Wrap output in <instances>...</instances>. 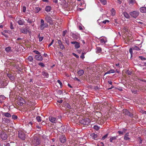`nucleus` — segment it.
<instances>
[{"label": "nucleus", "instance_id": "1", "mask_svg": "<svg viewBox=\"0 0 146 146\" xmlns=\"http://www.w3.org/2000/svg\"><path fill=\"white\" fill-rule=\"evenodd\" d=\"M48 27V25L47 23H45L44 20L41 19L40 20V29L42 31L44 30L45 28H47Z\"/></svg>", "mask_w": 146, "mask_h": 146}, {"label": "nucleus", "instance_id": "2", "mask_svg": "<svg viewBox=\"0 0 146 146\" xmlns=\"http://www.w3.org/2000/svg\"><path fill=\"white\" fill-rule=\"evenodd\" d=\"M45 20L47 23H48L50 25H52L54 24L53 21L50 16L47 15L45 18Z\"/></svg>", "mask_w": 146, "mask_h": 146}, {"label": "nucleus", "instance_id": "3", "mask_svg": "<svg viewBox=\"0 0 146 146\" xmlns=\"http://www.w3.org/2000/svg\"><path fill=\"white\" fill-rule=\"evenodd\" d=\"M139 13L138 11H135L129 12L130 15L132 17L136 18L139 15Z\"/></svg>", "mask_w": 146, "mask_h": 146}, {"label": "nucleus", "instance_id": "4", "mask_svg": "<svg viewBox=\"0 0 146 146\" xmlns=\"http://www.w3.org/2000/svg\"><path fill=\"white\" fill-rule=\"evenodd\" d=\"M18 137L22 140H25V134L22 130L18 131Z\"/></svg>", "mask_w": 146, "mask_h": 146}, {"label": "nucleus", "instance_id": "5", "mask_svg": "<svg viewBox=\"0 0 146 146\" xmlns=\"http://www.w3.org/2000/svg\"><path fill=\"white\" fill-rule=\"evenodd\" d=\"M123 113L125 115L128 116L131 118L134 117L133 114L129 112V111L127 109H123Z\"/></svg>", "mask_w": 146, "mask_h": 146}, {"label": "nucleus", "instance_id": "6", "mask_svg": "<svg viewBox=\"0 0 146 146\" xmlns=\"http://www.w3.org/2000/svg\"><path fill=\"white\" fill-rule=\"evenodd\" d=\"M125 41H127L126 43L128 44L129 42L132 41V36L131 34H129L127 35L126 36H125Z\"/></svg>", "mask_w": 146, "mask_h": 146}, {"label": "nucleus", "instance_id": "7", "mask_svg": "<svg viewBox=\"0 0 146 146\" xmlns=\"http://www.w3.org/2000/svg\"><path fill=\"white\" fill-rule=\"evenodd\" d=\"M90 122V120L88 118H86L84 119H82L80 121V123L83 125H88Z\"/></svg>", "mask_w": 146, "mask_h": 146}, {"label": "nucleus", "instance_id": "8", "mask_svg": "<svg viewBox=\"0 0 146 146\" xmlns=\"http://www.w3.org/2000/svg\"><path fill=\"white\" fill-rule=\"evenodd\" d=\"M49 119L51 122L53 123H56L57 122L58 119H57L56 118L52 116H49Z\"/></svg>", "mask_w": 146, "mask_h": 146}, {"label": "nucleus", "instance_id": "9", "mask_svg": "<svg viewBox=\"0 0 146 146\" xmlns=\"http://www.w3.org/2000/svg\"><path fill=\"white\" fill-rule=\"evenodd\" d=\"M40 143V140L39 139L35 138L33 141V143L35 145H39Z\"/></svg>", "mask_w": 146, "mask_h": 146}, {"label": "nucleus", "instance_id": "10", "mask_svg": "<svg viewBox=\"0 0 146 146\" xmlns=\"http://www.w3.org/2000/svg\"><path fill=\"white\" fill-rule=\"evenodd\" d=\"M16 21H17L18 23L20 25H24L25 23L24 20L21 18H20L19 19L18 18H16Z\"/></svg>", "mask_w": 146, "mask_h": 146}, {"label": "nucleus", "instance_id": "11", "mask_svg": "<svg viewBox=\"0 0 146 146\" xmlns=\"http://www.w3.org/2000/svg\"><path fill=\"white\" fill-rule=\"evenodd\" d=\"M59 139L60 142L62 143H64L66 141V139L64 135H62L60 137Z\"/></svg>", "mask_w": 146, "mask_h": 146}, {"label": "nucleus", "instance_id": "12", "mask_svg": "<svg viewBox=\"0 0 146 146\" xmlns=\"http://www.w3.org/2000/svg\"><path fill=\"white\" fill-rule=\"evenodd\" d=\"M58 46H60L61 49L63 50L65 49V47L64 45L62 44L61 41L60 40H58Z\"/></svg>", "mask_w": 146, "mask_h": 146}, {"label": "nucleus", "instance_id": "13", "mask_svg": "<svg viewBox=\"0 0 146 146\" xmlns=\"http://www.w3.org/2000/svg\"><path fill=\"white\" fill-rule=\"evenodd\" d=\"M1 138L3 140H5L7 138V136L5 133L3 132L1 134Z\"/></svg>", "mask_w": 146, "mask_h": 146}, {"label": "nucleus", "instance_id": "14", "mask_svg": "<svg viewBox=\"0 0 146 146\" xmlns=\"http://www.w3.org/2000/svg\"><path fill=\"white\" fill-rule=\"evenodd\" d=\"M35 58L38 61H42L43 60L42 56L40 54L39 55H36Z\"/></svg>", "mask_w": 146, "mask_h": 146}, {"label": "nucleus", "instance_id": "15", "mask_svg": "<svg viewBox=\"0 0 146 146\" xmlns=\"http://www.w3.org/2000/svg\"><path fill=\"white\" fill-rule=\"evenodd\" d=\"M129 136V133H126L124 136V139L125 140H129L130 141V138L128 137Z\"/></svg>", "mask_w": 146, "mask_h": 146}, {"label": "nucleus", "instance_id": "16", "mask_svg": "<svg viewBox=\"0 0 146 146\" xmlns=\"http://www.w3.org/2000/svg\"><path fill=\"white\" fill-rule=\"evenodd\" d=\"M61 126L60 127V129H61L60 131L62 132H64L66 131V128H65V126H62V123H61Z\"/></svg>", "mask_w": 146, "mask_h": 146}, {"label": "nucleus", "instance_id": "17", "mask_svg": "<svg viewBox=\"0 0 146 146\" xmlns=\"http://www.w3.org/2000/svg\"><path fill=\"white\" fill-rule=\"evenodd\" d=\"M141 43H140L139 44H136V45H134V46H133L132 47V49H133V50H140V48L139 47H138L137 46V45L139 46L140 44H141Z\"/></svg>", "mask_w": 146, "mask_h": 146}, {"label": "nucleus", "instance_id": "18", "mask_svg": "<svg viewBox=\"0 0 146 146\" xmlns=\"http://www.w3.org/2000/svg\"><path fill=\"white\" fill-rule=\"evenodd\" d=\"M139 10L142 13H146V7H141Z\"/></svg>", "mask_w": 146, "mask_h": 146}, {"label": "nucleus", "instance_id": "19", "mask_svg": "<svg viewBox=\"0 0 146 146\" xmlns=\"http://www.w3.org/2000/svg\"><path fill=\"white\" fill-rule=\"evenodd\" d=\"M3 115L6 117H11V115L10 113L8 112L3 113Z\"/></svg>", "mask_w": 146, "mask_h": 146}, {"label": "nucleus", "instance_id": "20", "mask_svg": "<svg viewBox=\"0 0 146 146\" xmlns=\"http://www.w3.org/2000/svg\"><path fill=\"white\" fill-rule=\"evenodd\" d=\"M99 20H97V22L99 23V25L101 26V24H102V23H104V24L106 23H109V21L108 20H106L103 21L101 22V23H99Z\"/></svg>", "mask_w": 146, "mask_h": 146}, {"label": "nucleus", "instance_id": "21", "mask_svg": "<svg viewBox=\"0 0 146 146\" xmlns=\"http://www.w3.org/2000/svg\"><path fill=\"white\" fill-rule=\"evenodd\" d=\"M27 30L25 28H23L21 30V32L23 33L27 34Z\"/></svg>", "mask_w": 146, "mask_h": 146}, {"label": "nucleus", "instance_id": "22", "mask_svg": "<svg viewBox=\"0 0 146 146\" xmlns=\"http://www.w3.org/2000/svg\"><path fill=\"white\" fill-rule=\"evenodd\" d=\"M124 16L126 18L129 19L130 17L129 15L126 12H124L123 13Z\"/></svg>", "mask_w": 146, "mask_h": 146}, {"label": "nucleus", "instance_id": "23", "mask_svg": "<svg viewBox=\"0 0 146 146\" xmlns=\"http://www.w3.org/2000/svg\"><path fill=\"white\" fill-rule=\"evenodd\" d=\"M115 72V71L113 69H111L109 71H107L104 74V75L105 76V75L108 74L114 73Z\"/></svg>", "mask_w": 146, "mask_h": 146}, {"label": "nucleus", "instance_id": "24", "mask_svg": "<svg viewBox=\"0 0 146 146\" xmlns=\"http://www.w3.org/2000/svg\"><path fill=\"white\" fill-rule=\"evenodd\" d=\"M51 8L50 6H46L45 8V10L47 12H50L51 10Z\"/></svg>", "mask_w": 146, "mask_h": 146}, {"label": "nucleus", "instance_id": "25", "mask_svg": "<svg viewBox=\"0 0 146 146\" xmlns=\"http://www.w3.org/2000/svg\"><path fill=\"white\" fill-rule=\"evenodd\" d=\"M27 59L29 62H30L32 63L33 62L34 59L33 58L32 56H28Z\"/></svg>", "mask_w": 146, "mask_h": 146}, {"label": "nucleus", "instance_id": "26", "mask_svg": "<svg viewBox=\"0 0 146 146\" xmlns=\"http://www.w3.org/2000/svg\"><path fill=\"white\" fill-rule=\"evenodd\" d=\"M111 14L112 16H114L115 14V11L113 8L110 11Z\"/></svg>", "mask_w": 146, "mask_h": 146}, {"label": "nucleus", "instance_id": "27", "mask_svg": "<svg viewBox=\"0 0 146 146\" xmlns=\"http://www.w3.org/2000/svg\"><path fill=\"white\" fill-rule=\"evenodd\" d=\"M102 51V48L100 47H97L96 52L98 54Z\"/></svg>", "mask_w": 146, "mask_h": 146}, {"label": "nucleus", "instance_id": "28", "mask_svg": "<svg viewBox=\"0 0 146 146\" xmlns=\"http://www.w3.org/2000/svg\"><path fill=\"white\" fill-rule=\"evenodd\" d=\"M84 71L83 70H80L78 71V73L80 76L82 75L84 73Z\"/></svg>", "mask_w": 146, "mask_h": 146}, {"label": "nucleus", "instance_id": "29", "mask_svg": "<svg viewBox=\"0 0 146 146\" xmlns=\"http://www.w3.org/2000/svg\"><path fill=\"white\" fill-rule=\"evenodd\" d=\"M22 38H18L16 40L15 42L16 43L19 44L21 43V40Z\"/></svg>", "mask_w": 146, "mask_h": 146}, {"label": "nucleus", "instance_id": "30", "mask_svg": "<svg viewBox=\"0 0 146 146\" xmlns=\"http://www.w3.org/2000/svg\"><path fill=\"white\" fill-rule=\"evenodd\" d=\"M117 136L111 137H110L109 140L110 142H112L113 140H115L117 139Z\"/></svg>", "mask_w": 146, "mask_h": 146}, {"label": "nucleus", "instance_id": "31", "mask_svg": "<svg viewBox=\"0 0 146 146\" xmlns=\"http://www.w3.org/2000/svg\"><path fill=\"white\" fill-rule=\"evenodd\" d=\"M42 74L44 77L47 78L48 77V74L47 72L45 71L42 72Z\"/></svg>", "mask_w": 146, "mask_h": 146}, {"label": "nucleus", "instance_id": "32", "mask_svg": "<svg viewBox=\"0 0 146 146\" xmlns=\"http://www.w3.org/2000/svg\"><path fill=\"white\" fill-rule=\"evenodd\" d=\"M65 107L66 108H68L69 109H71V106L68 103H65Z\"/></svg>", "mask_w": 146, "mask_h": 146}, {"label": "nucleus", "instance_id": "33", "mask_svg": "<svg viewBox=\"0 0 146 146\" xmlns=\"http://www.w3.org/2000/svg\"><path fill=\"white\" fill-rule=\"evenodd\" d=\"M40 8L38 7H35L34 9V10L35 12L36 13H38L39 12V11H40Z\"/></svg>", "mask_w": 146, "mask_h": 146}, {"label": "nucleus", "instance_id": "34", "mask_svg": "<svg viewBox=\"0 0 146 146\" xmlns=\"http://www.w3.org/2000/svg\"><path fill=\"white\" fill-rule=\"evenodd\" d=\"M26 21H27V23L29 24H32L33 22V21H32L31 19H29V18H27V19H25Z\"/></svg>", "mask_w": 146, "mask_h": 146}, {"label": "nucleus", "instance_id": "35", "mask_svg": "<svg viewBox=\"0 0 146 146\" xmlns=\"http://www.w3.org/2000/svg\"><path fill=\"white\" fill-rule=\"evenodd\" d=\"M90 136L94 139H95L97 137V135L96 134H95L94 133L91 134Z\"/></svg>", "mask_w": 146, "mask_h": 146}, {"label": "nucleus", "instance_id": "36", "mask_svg": "<svg viewBox=\"0 0 146 146\" xmlns=\"http://www.w3.org/2000/svg\"><path fill=\"white\" fill-rule=\"evenodd\" d=\"M129 4L133 5L136 3V2L135 0H129Z\"/></svg>", "mask_w": 146, "mask_h": 146}, {"label": "nucleus", "instance_id": "37", "mask_svg": "<svg viewBox=\"0 0 146 146\" xmlns=\"http://www.w3.org/2000/svg\"><path fill=\"white\" fill-rule=\"evenodd\" d=\"M100 41L101 43L105 44L106 42V39L105 38H102L100 39Z\"/></svg>", "mask_w": 146, "mask_h": 146}, {"label": "nucleus", "instance_id": "38", "mask_svg": "<svg viewBox=\"0 0 146 146\" xmlns=\"http://www.w3.org/2000/svg\"><path fill=\"white\" fill-rule=\"evenodd\" d=\"M101 3L103 5H106L107 3L106 0H99Z\"/></svg>", "mask_w": 146, "mask_h": 146}, {"label": "nucleus", "instance_id": "39", "mask_svg": "<svg viewBox=\"0 0 146 146\" xmlns=\"http://www.w3.org/2000/svg\"><path fill=\"white\" fill-rule=\"evenodd\" d=\"M75 47L76 48H79L80 47V43L77 42L75 45Z\"/></svg>", "mask_w": 146, "mask_h": 146}, {"label": "nucleus", "instance_id": "40", "mask_svg": "<svg viewBox=\"0 0 146 146\" xmlns=\"http://www.w3.org/2000/svg\"><path fill=\"white\" fill-rule=\"evenodd\" d=\"M11 49V47H8L5 48V50L8 53L10 51Z\"/></svg>", "mask_w": 146, "mask_h": 146}, {"label": "nucleus", "instance_id": "41", "mask_svg": "<svg viewBox=\"0 0 146 146\" xmlns=\"http://www.w3.org/2000/svg\"><path fill=\"white\" fill-rule=\"evenodd\" d=\"M36 119L37 121L38 122H40L42 121L41 117L39 116L36 117Z\"/></svg>", "mask_w": 146, "mask_h": 146}, {"label": "nucleus", "instance_id": "42", "mask_svg": "<svg viewBox=\"0 0 146 146\" xmlns=\"http://www.w3.org/2000/svg\"><path fill=\"white\" fill-rule=\"evenodd\" d=\"M108 133H107L105 135L102 137L101 138V140H104L105 139L107 138L108 137Z\"/></svg>", "mask_w": 146, "mask_h": 146}, {"label": "nucleus", "instance_id": "43", "mask_svg": "<svg viewBox=\"0 0 146 146\" xmlns=\"http://www.w3.org/2000/svg\"><path fill=\"white\" fill-rule=\"evenodd\" d=\"M38 64L41 67H44L45 66L44 64L42 62H40Z\"/></svg>", "mask_w": 146, "mask_h": 146}, {"label": "nucleus", "instance_id": "44", "mask_svg": "<svg viewBox=\"0 0 146 146\" xmlns=\"http://www.w3.org/2000/svg\"><path fill=\"white\" fill-rule=\"evenodd\" d=\"M123 30L124 31L125 33L126 32H127L128 31V28L127 27H124L123 28Z\"/></svg>", "mask_w": 146, "mask_h": 146}, {"label": "nucleus", "instance_id": "45", "mask_svg": "<svg viewBox=\"0 0 146 146\" xmlns=\"http://www.w3.org/2000/svg\"><path fill=\"white\" fill-rule=\"evenodd\" d=\"M12 118L14 120H16L17 118V116L15 115H13L12 116Z\"/></svg>", "mask_w": 146, "mask_h": 146}, {"label": "nucleus", "instance_id": "46", "mask_svg": "<svg viewBox=\"0 0 146 146\" xmlns=\"http://www.w3.org/2000/svg\"><path fill=\"white\" fill-rule=\"evenodd\" d=\"M139 58H140L141 60H146V58H145L144 57L142 56H139Z\"/></svg>", "mask_w": 146, "mask_h": 146}, {"label": "nucleus", "instance_id": "47", "mask_svg": "<svg viewBox=\"0 0 146 146\" xmlns=\"http://www.w3.org/2000/svg\"><path fill=\"white\" fill-rule=\"evenodd\" d=\"M33 52L35 53L36 54H40V53L38 51L36 50H34Z\"/></svg>", "mask_w": 146, "mask_h": 146}, {"label": "nucleus", "instance_id": "48", "mask_svg": "<svg viewBox=\"0 0 146 146\" xmlns=\"http://www.w3.org/2000/svg\"><path fill=\"white\" fill-rule=\"evenodd\" d=\"M67 32V31L65 30L63 32L62 36H65V35Z\"/></svg>", "mask_w": 146, "mask_h": 146}, {"label": "nucleus", "instance_id": "49", "mask_svg": "<svg viewBox=\"0 0 146 146\" xmlns=\"http://www.w3.org/2000/svg\"><path fill=\"white\" fill-rule=\"evenodd\" d=\"M23 104H24V103L23 102L21 101H19L18 102V104L20 106H22Z\"/></svg>", "mask_w": 146, "mask_h": 146}, {"label": "nucleus", "instance_id": "50", "mask_svg": "<svg viewBox=\"0 0 146 146\" xmlns=\"http://www.w3.org/2000/svg\"><path fill=\"white\" fill-rule=\"evenodd\" d=\"M84 54H85V53H84L83 52H82V54L80 56V58H82V59L84 58H85V57L84 56Z\"/></svg>", "mask_w": 146, "mask_h": 146}, {"label": "nucleus", "instance_id": "51", "mask_svg": "<svg viewBox=\"0 0 146 146\" xmlns=\"http://www.w3.org/2000/svg\"><path fill=\"white\" fill-rule=\"evenodd\" d=\"M104 145L103 142H101L98 144V146H104Z\"/></svg>", "mask_w": 146, "mask_h": 146}, {"label": "nucleus", "instance_id": "52", "mask_svg": "<svg viewBox=\"0 0 146 146\" xmlns=\"http://www.w3.org/2000/svg\"><path fill=\"white\" fill-rule=\"evenodd\" d=\"M94 128L96 130H98L99 129V127L97 125H94Z\"/></svg>", "mask_w": 146, "mask_h": 146}, {"label": "nucleus", "instance_id": "53", "mask_svg": "<svg viewBox=\"0 0 146 146\" xmlns=\"http://www.w3.org/2000/svg\"><path fill=\"white\" fill-rule=\"evenodd\" d=\"M54 41V40L53 39L52 40L51 43L49 44H48V47H50L53 44Z\"/></svg>", "mask_w": 146, "mask_h": 146}, {"label": "nucleus", "instance_id": "54", "mask_svg": "<svg viewBox=\"0 0 146 146\" xmlns=\"http://www.w3.org/2000/svg\"><path fill=\"white\" fill-rule=\"evenodd\" d=\"M117 133H119V135H123V132L121 131H119L117 132Z\"/></svg>", "mask_w": 146, "mask_h": 146}, {"label": "nucleus", "instance_id": "55", "mask_svg": "<svg viewBox=\"0 0 146 146\" xmlns=\"http://www.w3.org/2000/svg\"><path fill=\"white\" fill-rule=\"evenodd\" d=\"M58 55L61 57H62L63 56V55L62 53L61 52H58Z\"/></svg>", "mask_w": 146, "mask_h": 146}, {"label": "nucleus", "instance_id": "56", "mask_svg": "<svg viewBox=\"0 0 146 146\" xmlns=\"http://www.w3.org/2000/svg\"><path fill=\"white\" fill-rule=\"evenodd\" d=\"M133 50V49H132V47L130 48L129 49V52L130 53L131 55V54H132V53H133V51H132Z\"/></svg>", "mask_w": 146, "mask_h": 146}, {"label": "nucleus", "instance_id": "57", "mask_svg": "<svg viewBox=\"0 0 146 146\" xmlns=\"http://www.w3.org/2000/svg\"><path fill=\"white\" fill-rule=\"evenodd\" d=\"M72 54L77 58H79V56L74 53H72Z\"/></svg>", "mask_w": 146, "mask_h": 146}, {"label": "nucleus", "instance_id": "58", "mask_svg": "<svg viewBox=\"0 0 146 146\" xmlns=\"http://www.w3.org/2000/svg\"><path fill=\"white\" fill-rule=\"evenodd\" d=\"M33 122H32L31 121H30V122H29L28 124V125L29 126H32V125H33Z\"/></svg>", "mask_w": 146, "mask_h": 146}, {"label": "nucleus", "instance_id": "59", "mask_svg": "<svg viewBox=\"0 0 146 146\" xmlns=\"http://www.w3.org/2000/svg\"><path fill=\"white\" fill-rule=\"evenodd\" d=\"M57 82L58 83L60 84V86H62V84L60 80H57Z\"/></svg>", "mask_w": 146, "mask_h": 146}, {"label": "nucleus", "instance_id": "60", "mask_svg": "<svg viewBox=\"0 0 146 146\" xmlns=\"http://www.w3.org/2000/svg\"><path fill=\"white\" fill-rule=\"evenodd\" d=\"M43 37H39V42H41L43 40Z\"/></svg>", "mask_w": 146, "mask_h": 146}, {"label": "nucleus", "instance_id": "61", "mask_svg": "<svg viewBox=\"0 0 146 146\" xmlns=\"http://www.w3.org/2000/svg\"><path fill=\"white\" fill-rule=\"evenodd\" d=\"M10 28L11 29H14V27L13 26V23L12 22L10 24Z\"/></svg>", "mask_w": 146, "mask_h": 146}, {"label": "nucleus", "instance_id": "62", "mask_svg": "<svg viewBox=\"0 0 146 146\" xmlns=\"http://www.w3.org/2000/svg\"><path fill=\"white\" fill-rule=\"evenodd\" d=\"M4 145H6V146H9L10 145L9 143L7 142H5L4 143Z\"/></svg>", "mask_w": 146, "mask_h": 146}, {"label": "nucleus", "instance_id": "63", "mask_svg": "<svg viewBox=\"0 0 146 146\" xmlns=\"http://www.w3.org/2000/svg\"><path fill=\"white\" fill-rule=\"evenodd\" d=\"M23 12H25L26 10V8L25 6H23Z\"/></svg>", "mask_w": 146, "mask_h": 146}, {"label": "nucleus", "instance_id": "64", "mask_svg": "<svg viewBox=\"0 0 146 146\" xmlns=\"http://www.w3.org/2000/svg\"><path fill=\"white\" fill-rule=\"evenodd\" d=\"M5 120V122L6 123H8V122H9L10 121V120H9L8 119L6 118Z\"/></svg>", "mask_w": 146, "mask_h": 146}]
</instances>
